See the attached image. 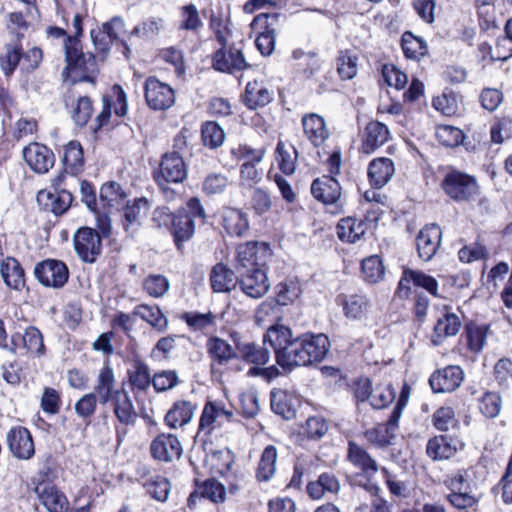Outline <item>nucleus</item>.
Returning <instances> with one entry per match:
<instances>
[{"mask_svg":"<svg viewBox=\"0 0 512 512\" xmlns=\"http://www.w3.org/2000/svg\"><path fill=\"white\" fill-rule=\"evenodd\" d=\"M22 34H17L0 48V69L5 77H11L16 68L24 73H31L40 65L43 55L38 47H32L26 52L21 44Z\"/></svg>","mask_w":512,"mask_h":512,"instance_id":"nucleus-1","label":"nucleus"},{"mask_svg":"<svg viewBox=\"0 0 512 512\" xmlns=\"http://www.w3.org/2000/svg\"><path fill=\"white\" fill-rule=\"evenodd\" d=\"M328 352V338L323 335H304L292 339L290 333V368L308 366L321 361Z\"/></svg>","mask_w":512,"mask_h":512,"instance_id":"nucleus-2","label":"nucleus"},{"mask_svg":"<svg viewBox=\"0 0 512 512\" xmlns=\"http://www.w3.org/2000/svg\"><path fill=\"white\" fill-rule=\"evenodd\" d=\"M271 256L268 244L264 242H246L236 248L233 266L236 274L262 268Z\"/></svg>","mask_w":512,"mask_h":512,"instance_id":"nucleus-3","label":"nucleus"},{"mask_svg":"<svg viewBox=\"0 0 512 512\" xmlns=\"http://www.w3.org/2000/svg\"><path fill=\"white\" fill-rule=\"evenodd\" d=\"M442 188L451 199L457 202L470 201L479 193L476 179L459 171L447 173L442 181Z\"/></svg>","mask_w":512,"mask_h":512,"instance_id":"nucleus-4","label":"nucleus"},{"mask_svg":"<svg viewBox=\"0 0 512 512\" xmlns=\"http://www.w3.org/2000/svg\"><path fill=\"white\" fill-rule=\"evenodd\" d=\"M187 177V168L179 151L165 153L154 172V179L159 186L165 188L168 183H181Z\"/></svg>","mask_w":512,"mask_h":512,"instance_id":"nucleus-5","label":"nucleus"},{"mask_svg":"<svg viewBox=\"0 0 512 512\" xmlns=\"http://www.w3.org/2000/svg\"><path fill=\"white\" fill-rule=\"evenodd\" d=\"M34 275L43 286L58 289L67 283L69 270L60 260L46 259L35 265Z\"/></svg>","mask_w":512,"mask_h":512,"instance_id":"nucleus-6","label":"nucleus"},{"mask_svg":"<svg viewBox=\"0 0 512 512\" xmlns=\"http://www.w3.org/2000/svg\"><path fill=\"white\" fill-rule=\"evenodd\" d=\"M248 66L242 48L236 45L220 47L212 56V67L222 73L234 74L245 70Z\"/></svg>","mask_w":512,"mask_h":512,"instance_id":"nucleus-7","label":"nucleus"},{"mask_svg":"<svg viewBox=\"0 0 512 512\" xmlns=\"http://www.w3.org/2000/svg\"><path fill=\"white\" fill-rule=\"evenodd\" d=\"M341 186L333 176L323 175L315 179L311 184V193L315 199L326 206H331L332 213H336L342 207Z\"/></svg>","mask_w":512,"mask_h":512,"instance_id":"nucleus-8","label":"nucleus"},{"mask_svg":"<svg viewBox=\"0 0 512 512\" xmlns=\"http://www.w3.org/2000/svg\"><path fill=\"white\" fill-rule=\"evenodd\" d=\"M73 240L79 258L84 262L94 263L102 248V241L98 232L89 227H82L77 230Z\"/></svg>","mask_w":512,"mask_h":512,"instance_id":"nucleus-9","label":"nucleus"},{"mask_svg":"<svg viewBox=\"0 0 512 512\" xmlns=\"http://www.w3.org/2000/svg\"><path fill=\"white\" fill-rule=\"evenodd\" d=\"M144 91L147 105L153 110H166L175 103L173 88L155 77L146 79Z\"/></svg>","mask_w":512,"mask_h":512,"instance_id":"nucleus-10","label":"nucleus"},{"mask_svg":"<svg viewBox=\"0 0 512 512\" xmlns=\"http://www.w3.org/2000/svg\"><path fill=\"white\" fill-rule=\"evenodd\" d=\"M234 420V413L220 402L208 401L203 408L199 421V431L211 433L216 428Z\"/></svg>","mask_w":512,"mask_h":512,"instance_id":"nucleus-11","label":"nucleus"},{"mask_svg":"<svg viewBox=\"0 0 512 512\" xmlns=\"http://www.w3.org/2000/svg\"><path fill=\"white\" fill-rule=\"evenodd\" d=\"M6 441L11 454L20 460L33 457L35 447L30 431L22 426L12 427L6 435Z\"/></svg>","mask_w":512,"mask_h":512,"instance_id":"nucleus-12","label":"nucleus"},{"mask_svg":"<svg viewBox=\"0 0 512 512\" xmlns=\"http://www.w3.org/2000/svg\"><path fill=\"white\" fill-rule=\"evenodd\" d=\"M23 158L36 173H47L54 165L55 157L47 146L32 142L23 148Z\"/></svg>","mask_w":512,"mask_h":512,"instance_id":"nucleus-13","label":"nucleus"},{"mask_svg":"<svg viewBox=\"0 0 512 512\" xmlns=\"http://www.w3.org/2000/svg\"><path fill=\"white\" fill-rule=\"evenodd\" d=\"M150 451L154 459L172 462L181 457L183 448L176 435L162 433L152 441Z\"/></svg>","mask_w":512,"mask_h":512,"instance_id":"nucleus-14","label":"nucleus"},{"mask_svg":"<svg viewBox=\"0 0 512 512\" xmlns=\"http://www.w3.org/2000/svg\"><path fill=\"white\" fill-rule=\"evenodd\" d=\"M237 275L240 289L253 299L263 297L270 288L266 272L262 268L241 272Z\"/></svg>","mask_w":512,"mask_h":512,"instance_id":"nucleus-15","label":"nucleus"},{"mask_svg":"<svg viewBox=\"0 0 512 512\" xmlns=\"http://www.w3.org/2000/svg\"><path fill=\"white\" fill-rule=\"evenodd\" d=\"M464 379L463 370L459 366H447L435 371L429 384L434 393H448L455 391Z\"/></svg>","mask_w":512,"mask_h":512,"instance_id":"nucleus-16","label":"nucleus"},{"mask_svg":"<svg viewBox=\"0 0 512 512\" xmlns=\"http://www.w3.org/2000/svg\"><path fill=\"white\" fill-rule=\"evenodd\" d=\"M401 410L397 406L386 423H379L375 427L365 431V439L377 447H385L391 444L398 428Z\"/></svg>","mask_w":512,"mask_h":512,"instance_id":"nucleus-17","label":"nucleus"},{"mask_svg":"<svg viewBox=\"0 0 512 512\" xmlns=\"http://www.w3.org/2000/svg\"><path fill=\"white\" fill-rule=\"evenodd\" d=\"M65 56L69 70H80L82 72H93L96 66L95 56L84 54L80 49L78 40L66 37L64 42Z\"/></svg>","mask_w":512,"mask_h":512,"instance_id":"nucleus-18","label":"nucleus"},{"mask_svg":"<svg viewBox=\"0 0 512 512\" xmlns=\"http://www.w3.org/2000/svg\"><path fill=\"white\" fill-rule=\"evenodd\" d=\"M462 326L459 315L448 306H444L434 326L432 342L434 345L441 344L446 338L458 334Z\"/></svg>","mask_w":512,"mask_h":512,"instance_id":"nucleus-19","label":"nucleus"},{"mask_svg":"<svg viewBox=\"0 0 512 512\" xmlns=\"http://www.w3.org/2000/svg\"><path fill=\"white\" fill-rule=\"evenodd\" d=\"M264 341L272 346L277 364L286 371L288 369V327L284 324L271 326L264 336Z\"/></svg>","mask_w":512,"mask_h":512,"instance_id":"nucleus-20","label":"nucleus"},{"mask_svg":"<svg viewBox=\"0 0 512 512\" xmlns=\"http://www.w3.org/2000/svg\"><path fill=\"white\" fill-rule=\"evenodd\" d=\"M441 237V228L436 224L421 229L416 238L418 256L424 261L431 260L440 246Z\"/></svg>","mask_w":512,"mask_h":512,"instance_id":"nucleus-21","label":"nucleus"},{"mask_svg":"<svg viewBox=\"0 0 512 512\" xmlns=\"http://www.w3.org/2000/svg\"><path fill=\"white\" fill-rule=\"evenodd\" d=\"M275 20L277 18L276 14L269 15L267 13H261L257 15L252 21V27L255 30H261L258 37L255 40L256 47L260 51L262 55L268 56L270 55L275 46V35L274 30L270 29V25L272 23L268 22V19Z\"/></svg>","mask_w":512,"mask_h":512,"instance_id":"nucleus-22","label":"nucleus"},{"mask_svg":"<svg viewBox=\"0 0 512 512\" xmlns=\"http://www.w3.org/2000/svg\"><path fill=\"white\" fill-rule=\"evenodd\" d=\"M113 412L117 420L123 425H134L138 414L128 392L121 388L114 392V397L110 399Z\"/></svg>","mask_w":512,"mask_h":512,"instance_id":"nucleus-23","label":"nucleus"},{"mask_svg":"<svg viewBox=\"0 0 512 512\" xmlns=\"http://www.w3.org/2000/svg\"><path fill=\"white\" fill-rule=\"evenodd\" d=\"M390 138L388 127L378 121H371L367 124L361 145V152L372 154L383 146Z\"/></svg>","mask_w":512,"mask_h":512,"instance_id":"nucleus-24","label":"nucleus"},{"mask_svg":"<svg viewBox=\"0 0 512 512\" xmlns=\"http://www.w3.org/2000/svg\"><path fill=\"white\" fill-rule=\"evenodd\" d=\"M287 175L288 168L285 143L283 141H279L275 150V163L272 164L268 171V178L272 179L276 183L283 195V198L286 200H288Z\"/></svg>","mask_w":512,"mask_h":512,"instance_id":"nucleus-25","label":"nucleus"},{"mask_svg":"<svg viewBox=\"0 0 512 512\" xmlns=\"http://www.w3.org/2000/svg\"><path fill=\"white\" fill-rule=\"evenodd\" d=\"M221 223L230 236L242 237L249 230L248 215L241 209L224 207L221 212Z\"/></svg>","mask_w":512,"mask_h":512,"instance_id":"nucleus-26","label":"nucleus"},{"mask_svg":"<svg viewBox=\"0 0 512 512\" xmlns=\"http://www.w3.org/2000/svg\"><path fill=\"white\" fill-rule=\"evenodd\" d=\"M35 493L48 512H65L68 509L66 496L49 483L36 486Z\"/></svg>","mask_w":512,"mask_h":512,"instance_id":"nucleus-27","label":"nucleus"},{"mask_svg":"<svg viewBox=\"0 0 512 512\" xmlns=\"http://www.w3.org/2000/svg\"><path fill=\"white\" fill-rule=\"evenodd\" d=\"M460 446L458 440L444 435L435 436L428 441L426 453L434 461L445 460L454 456Z\"/></svg>","mask_w":512,"mask_h":512,"instance_id":"nucleus-28","label":"nucleus"},{"mask_svg":"<svg viewBox=\"0 0 512 512\" xmlns=\"http://www.w3.org/2000/svg\"><path fill=\"white\" fill-rule=\"evenodd\" d=\"M196 405L187 400H178L165 415V423L168 427L176 429L191 422L194 416Z\"/></svg>","mask_w":512,"mask_h":512,"instance_id":"nucleus-29","label":"nucleus"},{"mask_svg":"<svg viewBox=\"0 0 512 512\" xmlns=\"http://www.w3.org/2000/svg\"><path fill=\"white\" fill-rule=\"evenodd\" d=\"M0 273L5 284L14 290L21 291L25 285V273L20 263L13 257H7L0 264Z\"/></svg>","mask_w":512,"mask_h":512,"instance_id":"nucleus-30","label":"nucleus"},{"mask_svg":"<svg viewBox=\"0 0 512 512\" xmlns=\"http://www.w3.org/2000/svg\"><path fill=\"white\" fill-rule=\"evenodd\" d=\"M206 348L212 360V365L223 366L237 357V353L232 345L217 336H212L207 340Z\"/></svg>","mask_w":512,"mask_h":512,"instance_id":"nucleus-31","label":"nucleus"},{"mask_svg":"<svg viewBox=\"0 0 512 512\" xmlns=\"http://www.w3.org/2000/svg\"><path fill=\"white\" fill-rule=\"evenodd\" d=\"M395 172L394 164L389 158H376L368 166V177L372 186L382 188Z\"/></svg>","mask_w":512,"mask_h":512,"instance_id":"nucleus-32","label":"nucleus"},{"mask_svg":"<svg viewBox=\"0 0 512 512\" xmlns=\"http://www.w3.org/2000/svg\"><path fill=\"white\" fill-rule=\"evenodd\" d=\"M72 194L66 190L57 192L40 191L37 201L50 209L54 214L60 215L67 211L72 203Z\"/></svg>","mask_w":512,"mask_h":512,"instance_id":"nucleus-33","label":"nucleus"},{"mask_svg":"<svg viewBox=\"0 0 512 512\" xmlns=\"http://www.w3.org/2000/svg\"><path fill=\"white\" fill-rule=\"evenodd\" d=\"M304 132L314 146H320L329 136L324 119L315 113L302 118Z\"/></svg>","mask_w":512,"mask_h":512,"instance_id":"nucleus-34","label":"nucleus"},{"mask_svg":"<svg viewBox=\"0 0 512 512\" xmlns=\"http://www.w3.org/2000/svg\"><path fill=\"white\" fill-rule=\"evenodd\" d=\"M235 270L229 269L224 264H217L210 274L211 286L215 292H229L238 284V275Z\"/></svg>","mask_w":512,"mask_h":512,"instance_id":"nucleus-35","label":"nucleus"},{"mask_svg":"<svg viewBox=\"0 0 512 512\" xmlns=\"http://www.w3.org/2000/svg\"><path fill=\"white\" fill-rule=\"evenodd\" d=\"M171 232L178 250L190 240L195 232V221L188 214H177L173 217Z\"/></svg>","mask_w":512,"mask_h":512,"instance_id":"nucleus-36","label":"nucleus"},{"mask_svg":"<svg viewBox=\"0 0 512 512\" xmlns=\"http://www.w3.org/2000/svg\"><path fill=\"white\" fill-rule=\"evenodd\" d=\"M367 230V223L364 220L352 217L343 218L337 225L338 237L348 243L359 241Z\"/></svg>","mask_w":512,"mask_h":512,"instance_id":"nucleus-37","label":"nucleus"},{"mask_svg":"<svg viewBox=\"0 0 512 512\" xmlns=\"http://www.w3.org/2000/svg\"><path fill=\"white\" fill-rule=\"evenodd\" d=\"M341 304L343 306L344 315L353 320H362L366 317L370 304L365 295L354 294L349 296H340Z\"/></svg>","mask_w":512,"mask_h":512,"instance_id":"nucleus-38","label":"nucleus"},{"mask_svg":"<svg viewBox=\"0 0 512 512\" xmlns=\"http://www.w3.org/2000/svg\"><path fill=\"white\" fill-rule=\"evenodd\" d=\"M62 162L65 171L72 175H76L82 171L84 157L83 150L79 142L70 141L65 146Z\"/></svg>","mask_w":512,"mask_h":512,"instance_id":"nucleus-39","label":"nucleus"},{"mask_svg":"<svg viewBox=\"0 0 512 512\" xmlns=\"http://www.w3.org/2000/svg\"><path fill=\"white\" fill-rule=\"evenodd\" d=\"M148 202L145 199H137L132 205H127L124 209L122 226L124 231L133 236L140 227V214L142 208H147Z\"/></svg>","mask_w":512,"mask_h":512,"instance_id":"nucleus-40","label":"nucleus"},{"mask_svg":"<svg viewBox=\"0 0 512 512\" xmlns=\"http://www.w3.org/2000/svg\"><path fill=\"white\" fill-rule=\"evenodd\" d=\"M243 100L249 109H257L267 105L271 101V96L267 88L254 81L247 84Z\"/></svg>","mask_w":512,"mask_h":512,"instance_id":"nucleus-41","label":"nucleus"},{"mask_svg":"<svg viewBox=\"0 0 512 512\" xmlns=\"http://www.w3.org/2000/svg\"><path fill=\"white\" fill-rule=\"evenodd\" d=\"M348 459L366 474H374L378 470L376 461L354 442H349Z\"/></svg>","mask_w":512,"mask_h":512,"instance_id":"nucleus-42","label":"nucleus"},{"mask_svg":"<svg viewBox=\"0 0 512 512\" xmlns=\"http://www.w3.org/2000/svg\"><path fill=\"white\" fill-rule=\"evenodd\" d=\"M133 314L148 322L159 332L165 331L168 327V319L157 306L139 305Z\"/></svg>","mask_w":512,"mask_h":512,"instance_id":"nucleus-43","label":"nucleus"},{"mask_svg":"<svg viewBox=\"0 0 512 512\" xmlns=\"http://www.w3.org/2000/svg\"><path fill=\"white\" fill-rule=\"evenodd\" d=\"M115 377L110 366H104L98 375L95 391L99 395L100 403L106 404L114 397Z\"/></svg>","mask_w":512,"mask_h":512,"instance_id":"nucleus-44","label":"nucleus"},{"mask_svg":"<svg viewBox=\"0 0 512 512\" xmlns=\"http://www.w3.org/2000/svg\"><path fill=\"white\" fill-rule=\"evenodd\" d=\"M401 46L405 56L413 60H419L428 52L426 42L409 31L402 35Z\"/></svg>","mask_w":512,"mask_h":512,"instance_id":"nucleus-45","label":"nucleus"},{"mask_svg":"<svg viewBox=\"0 0 512 512\" xmlns=\"http://www.w3.org/2000/svg\"><path fill=\"white\" fill-rule=\"evenodd\" d=\"M236 347L241 358L246 362L264 365L269 360L268 350L256 343H238Z\"/></svg>","mask_w":512,"mask_h":512,"instance_id":"nucleus-46","label":"nucleus"},{"mask_svg":"<svg viewBox=\"0 0 512 512\" xmlns=\"http://www.w3.org/2000/svg\"><path fill=\"white\" fill-rule=\"evenodd\" d=\"M277 452L274 446L264 449L257 468L256 477L259 481H269L276 471Z\"/></svg>","mask_w":512,"mask_h":512,"instance_id":"nucleus-47","label":"nucleus"},{"mask_svg":"<svg viewBox=\"0 0 512 512\" xmlns=\"http://www.w3.org/2000/svg\"><path fill=\"white\" fill-rule=\"evenodd\" d=\"M22 343L27 352L33 356L41 357L46 352L43 335L40 330L34 326H29L25 329L22 336Z\"/></svg>","mask_w":512,"mask_h":512,"instance_id":"nucleus-48","label":"nucleus"},{"mask_svg":"<svg viewBox=\"0 0 512 512\" xmlns=\"http://www.w3.org/2000/svg\"><path fill=\"white\" fill-rule=\"evenodd\" d=\"M277 295L272 300L264 301L257 309L256 318L261 320V314H269L271 311L275 314L281 312V308L286 306L288 300V285L286 283H280L277 287Z\"/></svg>","mask_w":512,"mask_h":512,"instance_id":"nucleus-49","label":"nucleus"},{"mask_svg":"<svg viewBox=\"0 0 512 512\" xmlns=\"http://www.w3.org/2000/svg\"><path fill=\"white\" fill-rule=\"evenodd\" d=\"M215 457L221 460L223 463L219 466L218 471L222 476H226L228 478L234 477L235 483L230 482L229 488L231 492H235L239 489L240 484L244 481L243 475H236L232 473V466L234 464V455L229 449H225L223 451H219L215 454Z\"/></svg>","mask_w":512,"mask_h":512,"instance_id":"nucleus-50","label":"nucleus"},{"mask_svg":"<svg viewBox=\"0 0 512 512\" xmlns=\"http://www.w3.org/2000/svg\"><path fill=\"white\" fill-rule=\"evenodd\" d=\"M328 431L327 422L321 417H309L305 424L298 431L301 438L317 440L322 438Z\"/></svg>","mask_w":512,"mask_h":512,"instance_id":"nucleus-51","label":"nucleus"},{"mask_svg":"<svg viewBox=\"0 0 512 512\" xmlns=\"http://www.w3.org/2000/svg\"><path fill=\"white\" fill-rule=\"evenodd\" d=\"M201 136L203 144L211 149L220 147L225 140L224 130L214 121L202 125Z\"/></svg>","mask_w":512,"mask_h":512,"instance_id":"nucleus-52","label":"nucleus"},{"mask_svg":"<svg viewBox=\"0 0 512 512\" xmlns=\"http://www.w3.org/2000/svg\"><path fill=\"white\" fill-rule=\"evenodd\" d=\"M181 21L179 29L197 33L203 27L199 11L194 4H188L181 8Z\"/></svg>","mask_w":512,"mask_h":512,"instance_id":"nucleus-53","label":"nucleus"},{"mask_svg":"<svg viewBox=\"0 0 512 512\" xmlns=\"http://www.w3.org/2000/svg\"><path fill=\"white\" fill-rule=\"evenodd\" d=\"M170 288V282L164 275L150 274L143 281V289L153 298L163 297Z\"/></svg>","mask_w":512,"mask_h":512,"instance_id":"nucleus-54","label":"nucleus"},{"mask_svg":"<svg viewBox=\"0 0 512 512\" xmlns=\"http://www.w3.org/2000/svg\"><path fill=\"white\" fill-rule=\"evenodd\" d=\"M502 409V397L494 391H487L479 399V410L487 418H496Z\"/></svg>","mask_w":512,"mask_h":512,"instance_id":"nucleus-55","label":"nucleus"},{"mask_svg":"<svg viewBox=\"0 0 512 512\" xmlns=\"http://www.w3.org/2000/svg\"><path fill=\"white\" fill-rule=\"evenodd\" d=\"M364 278L369 283H377L383 279L385 270L378 256H370L362 261L361 265Z\"/></svg>","mask_w":512,"mask_h":512,"instance_id":"nucleus-56","label":"nucleus"},{"mask_svg":"<svg viewBox=\"0 0 512 512\" xmlns=\"http://www.w3.org/2000/svg\"><path fill=\"white\" fill-rule=\"evenodd\" d=\"M163 26V20L161 18L149 17L139 23L130 32L129 37H140L143 39H152L158 35Z\"/></svg>","mask_w":512,"mask_h":512,"instance_id":"nucleus-57","label":"nucleus"},{"mask_svg":"<svg viewBox=\"0 0 512 512\" xmlns=\"http://www.w3.org/2000/svg\"><path fill=\"white\" fill-rule=\"evenodd\" d=\"M436 137L442 145L447 147H456L462 144L464 134L462 130L457 127L440 125L436 129Z\"/></svg>","mask_w":512,"mask_h":512,"instance_id":"nucleus-58","label":"nucleus"},{"mask_svg":"<svg viewBox=\"0 0 512 512\" xmlns=\"http://www.w3.org/2000/svg\"><path fill=\"white\" fill-rule=\"evenodd\" d=\"M144 487L152 498L161 502L167 500L171 489L170 482L166 478L160 476L148 479L145 482Z\"/></svg>","mask_w":512,"mask_h":512,"instance_id":"nucleus-59","label":"nucleus"},{"mask_svg":"<svg viewBox=\"0 0 512 512\" xmlns=\"http://www.w3.org/2000/svg\"><path fill=\"white\" fill-rule=\"evenodd\" d=\"M182 318L186 324L195 331H203L215 324V315L211 312H186Z\"/></svg>","mask_w":512,"mask_h":512,"instance_id":"nucleus-60","label":"nucleus"},{"mask_svg":"<svg viewBox=\"0 0 512 512\" xmlns=\"http://www.w3.org/2000/svg\"><path fill=\"white\" fill-rule=\"evenodd\" d=\"M445 499L458 510L473 508L478 503V498L472 494V491L449 492Z\"/></svg>","mask_w":512,"mask_h":512,"instance_id":"nucleus-61","label":"nucleus"},{"mask_svg":"<svg viewBox=\"0 0 512 512\" xmlns=\"http://www.w3.org/2000/svg\"><path fill=\"white\" fill-rule=\"evenodd\" d=\"M200 495L214 503H220L225 500L226 489L223 484L215 479L206 480L198 489Z\"/></svg>","mask_w":512,"mask_h":512,"instance_id":"nucleus-62","label":"nucleus"},{"mask_svg":"<svg viewBox=\"0 0 512 512\" xmlns=\"http://www.w3.org/2000/svg\"><path fill=\"white\" fill-rule=\"evenodd\" d=\"M131 385L139 390H145L152 383L149 367L143 362H136L134 370L129 375Z\"/></svg>","mask_w":512,"mask_h":512,"instance_id":"nucleus-63","label":"nucleus"},{"mask_svg":"<svg viewBox=\"0 0 512 512\" xmlns=\"http://www.w3.org/2000/svg\"><path fill=\"white\" fill-rule=\"evenodd\" d=\"M41 409L50 415L59 413L61 408V394L52 387H45L40 400Z\"/></svg>","mask_w":512,"mask_h":512,"instance_id":"nucleus-64","label":"nucleus"}]
</instances>
